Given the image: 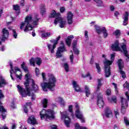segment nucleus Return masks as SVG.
I'll return each mask as SVG.
<instances>
[{
    "mask_svg": "<svg viewBox=\"0 0 129 129\" xmlns=\"http://www.w3.org/2000/svg\"><path fill=\"white\" fill-rule=\"evenodd\" d=\"M33 22V25H38V22H39V19L37 15L35 16L33 20H32V16L29 15L26 16L24 22H21L20 24V30H24V32H28V31H32L33 30V27L31 24Z\"/></svg>",
    "mask_w": 129,
    "mask_h": 129,
    "instance_id": "f257e3e1",
    "label": "nucleus"
},
{
    "mask_svg": "<svg viewBox=\"0 0 129 129\" xmlns=\"http://www.w3.org/2000/svg\"><path fill=\"white\" fill-rule=\"evenodd\" d=\"M48 83L43 82L41 83V86L43 91H48L47 89H50L51 91H54L55 90V87H56V82H57V79L55 78L52 74H48Z\"/></svg>",
    "mask_w": 129,
    "mask_h": 129,
    "instance_id": "f03ea898",
    "label": "nucleus"
},
{
    "mask_svg": "<svg viewBox=\"0 0 129 129\" xmlns=\"http://www.w3.org/2000/svg\"><path fill=\"white\" fill-rule=\"evenodd\" d=\"M115 55L114 54H111V60H107L105 58L104 61V69H105V77H109L110 76V65L112 64L113 60H114V57Z\"/></svg>",
    "mask_w": 129,
    "mask_h": 129,
    "instance_id": "7ed1b4c3",
    "label": "nucleus"
},
{
    "mask_svg": "<svg viewBox=\"0 0 129 129\" xmlns=\"http://www.w3.org/2000/svg\"><path fill=\"white\" fill-rule=\"evenodd\" d=\"M54 114H55L54 111L51 109L46 110L43 109L40 112V118L42 120L44 118H47L48 119H54V118H55Z\"/></svg>",
    "mask_w": 129,
    "mask_h": 129,
    "instance_id": "20e7f679",
    "label": "nucleus"
},
{
    "mask_svg": "<svg viewBox=\"0 0 129 129\" xmlns=\"http://www.w3.org/2000/svg\"><path fill=\"white\" fill-rule=\"evenodd\" d=\"M60 114L61 115V119L64 120V123L67 126V127H69L70 126V122H71V120L69 116H68V113L67 111H64L63 112H60Z\"/></svg>",
    "mask_w": 129,
    "mask_h": 129,
    "instance_id": "39448f33",
    "label": "nucleus"
},
{
    "mask_svg": "<svg viewBox=\"0 0 129 129\" xmlns=\"http://www.w3.org/2000/svg\"><path fill=\"white\" fill-rule=\"evenodd\" d=\"M76 110L75 113L77 118L80 119L81 122H85V119H84V117H83V114H82V112L80 111V110L79 109V106L78 105V104H76Z\"/></svg>",
    "mask_w": 129,
    "mask_h": 129,
    "instance_id": "423d86ee",
    "label": "nucleus"
},
{
    "mask_svg": "<svg viewBox=\"0 0 129 129\" xmlns=\"http://www.w3.org/2000/svg\"><path fill=\"white\" fill-rule=\"evenodd\" d=\"M67 51L65 48L64 42L63 41L60 42V46L58 48L56 53V58H61L62 57V54L61 53Z\"/></svg>",
    "mask_w": 129,
    "mask_h": 129,
    "instance_id": "0eeeda50",
    "label": "nucleus"
},
{
    "mask_svg": "<svg viewBox=\"0 0 129 129\" xmlns=\"http://www.w3.org/2000/svg\"><path fill=\"white\" fill-rule=\"evenodd\" d=\"M18 91L19 93L21 94V96H22L23 97H26V96H30V89L29 88H27L26 91L25 90L22 86L18 85L17 86Z\"/></svg>",
    "mask_w": 129,
    "mask_h": 129,
    "instance_id": "6e6552de",
    "label": "nucleus"
},
{
    "mask_svg": "<svg viewBox=\"0 0 129 129\" xmlns=\"http://www.w3.org/2000/svg\"><path fill=\"white\" fill-rule=\"evenodd\" d=\"M30 64L31 66H33V67H35V63L37 64L38 66H40L42 64V59L40 57H36L35 58H34L33 57H32L29 60Z\"/></svg>",
    "mask_w": 129,
    "mask_h": 129,
    "instance_id": "1a4fd4ad",
    "label": "nucleus"
},
{
    "mask_svg": "<svg viewBox=\"0 0 129 129\" xmlns=\"http://www.w3.org/2000/svg\"><path fill=\"white\" fill-rule=\"evenodd\" d=\"M54 24L55 26H56L57 24H59L60 28H64L65 25H66V21H64V19L60 16L59 18L54 20Z\"/></svg>",
    "mask_w": 129,
    "mask_h": 129,
    "instance_id": "9d476101",
    "label": "nucleus"
},
{
    "mask_svg": "<svg viewBox=\"0 0 129 129\" xmlns=\"http://www.w3.org/2000/svg\"><path fill=\"white\" fill-rule=\"evenodd\" d=\"M118 66L121 76L123 79H124V78H126V75H125V73L122 71V68H123V62H122V60L119 59L118 61Z\"/></svg>",
    "mask_w": 129,
    "mask_h": 129,
    "instance_id": "9b49d317",
    "label": "nucleus"
},
{
    "mask_svg": "<svg viewBox=\"0 0 129 129\" xmlns=\"http://www.w3.org/2000/svg\"><path fill=\"white\" fill-rule=\"evenodd\" d=\"M121 102V112L123 114L125 113V107L128 105V103H127V101L125 99H124L123 97H120Z\"/></svg>",
    "mask_w": 129,
    "mask_h": 129,
    "instance_id": "f8f14e48",
    "label": "nucleus"
},
{
    "mask_svg": "<svg viewBox=\"0 0 129 129\" xmlns=\"http://www.w3.org/2000/svg\"><path fill=\"white\" fill-rule=\"evenodd\" d=\"M60 38H61V36H59L56 39V40H55L54 43H53L52 47V45H51L50 44H47V47L49 49L50 53H51V54H53L54 53V49H55V48H56V46H57V44H58V41H59V40H60Z\"/></svg>",
    "mask_w": 129,
    "mask_h": 129,
    "instance_id": "ddd939ff",
    "label": "nucleus"
},
{
    "mask_svg": "<svg viewBox=\"0 0 129 129\" xmlns=\"http://www.w3.org/2000/svg\"><path fill=\"white\" fill-rule=\"evenodd\" d=\"M97 105L101 108L104 106V102L103 101V96L101 93H99L97 97Z\"/></svg>",
    "mask_w": 129,
    "mask_h": 129,
    "instance_id": "4468645a",
    "label": "nucleus"
},
{
    "mask_svg": "<svg viewBox=\"0 0 129 129\" xmlns=\"http://www.w3.org/2000/svg\"><path fill=\"white\" fill-rule=\"evenodd\" d=\"M27 122L28 123H29V124H32L33 125H35V124H38V121L34 115H31L28 117Z\"/></svg>",
    "mask_w": 129,
    "mask_h": 129,
    "instance_id": "2eb2a0df",
    "label": "nucleus"
},
{
    "mask_svg": "<svg viewBox=\"0 0 129 129\" xmlns=\"http://www.w3.org/2000/svg\"><path fill=\"white\" fill-rule=\"evenodd\" d=\"M111 48L113 51H120L119 47V42L116 40L114 43L111 45Z\"/></svg>",
    "mask_w": 129,
    "mask_h": 129,
    "instance_id": "dca6fc26",
    "label": "nucleus"
},
{
    "mask_svg": "<svg viewBox=\"0 0 129 129\" xmlns=\"http://www.w3.org/2000/svg\"><path fill=\"white\" fill-rule=\"evenodd\" d=\"M10 66L11 67V71H10L11 75H10V76H11L12 80H14V77H13V75H12L13 72L14 73H16V72H17V71H20V69L17 67H13V63H10Z\"/></svg>",
    "mask_w": 129,
    "mask_h": 129,
    "instance_id": "f3484780",
    "label": "nucleus"
},
{
    "mask_svg": "<svg viewBox=\"0 0 129 129\" xmlns=\"http://www.w3.org/2000/svg\"><path fill=\"white\" fill-rule=\"evenodd\" d=\"M2 38L1 39L2 41H5V39H8V37H9V35H10L9 30L6 28H3L2 30Z\"/></svg>",
    "mask_w": 129,
    "mask_h": 129,
    "instance_id": "a211bd4d",
    "label": "nucleus"
},
{
    "mask_svg": "<svg viewBox=\"0 0 129 129\" xmlns=\"http://www.w3.org/2000/svg\"><path fill=\"white\" fill-rule=\"evenodd\" d=\"M68 23L69 25L72 24L73 23V14L72 12H69L67 15Z\"/></svg>",
    "mask_w": 129,
    "mask_h": 129,
    "instance_id": "6ab92c4d",
    "label": "nucleus"
},
{
    "mask_svg": "<svg viewBox=\"0 0 129 129\" xmlns=\"http://www.w3.org/2000/svg\"><path fill=\"white\" fill-rule=\"evenodd\" d=\"M7 84H8L7 81H6L2 75H0V88H1V87H3L4 86H6Z\"/></svg>",
    "mask_w": 129,
    "mask_h": 129,
    "instance_id": "aec40b11",
    "label": "nucleus"
},
{
    "mask_svg": "<svg viewBox=\"0 0 129 129\" xmlns=\"http://www.w3.org/2000/svg\"><path fill=\"white\" fill-rule=\"evenodd\" d=\"M73 86L75 91H76V92H81V88H80L79 85H78V84H77V82L74 81H73Z\"/></svg>",
    "mask_w": 129,
    "mask_h": 129,
    "instance_id": "412c9836",
    "label": "nucleus"
},
{
    "mask_svg": "<svg viewBox=\"0 0 129 129\" xmlns=\"http://www.w3.org/2000/svg\"><path fill=\"white\" fill-rule=\"evenodd\" d=\"M122 45H121V48L123 50V53L125 55V57H127L128 59H129V55H127V50H126V44L125 43H122Z\"/></svg>",
    "mask_w": 129,
    "mask_h": 129,
    "instance_id": "4be33fe9",
    "label": "nucleus"
},
{
    "mask_svg": "<svg viewBox=\"0 0 129 129\" xmlns=\"http://www.w3.org/2000/svg\"><path fill=\"white\" fill-rule=\"evenodd\" d=\"M0 112H2L3 119H5L7 117V110L4 108V106L0 105Z\"/></svg>",
    "mask_w": 129,
    "mask_h": 129,
    "instance_id": "5701e85b",
    "label": "nucleus"
},
{
    "mask_svg": "<svg viewBox=\"0 0 129 129\" xmlns=\"http://www.w3.org/2000/svg\"><path fill=\"white\" fill-rule=\"evenodd\" d=\"M105 115L108 118L112 117V111H111V110L108 108H106L105 110Z\"/></svg>",
    "mask_w": 129,
    "mask_h": 129,
    "instance_id": "b1692460",
    "label": "nucleus"
},
{
    "mask_svg": "<svg viewBox=\"0 0 129 129\" xmlns=\"http://www.w3.org/2000/svg\"><path fill=\"white\" fill-rule=\"evenodd\" d=\"M61 17V14L59 13H56V11H53L49 16L50 18H55V19H59Z\"/></svg>",
    "mask_w": 129,
    "mask_h": 129,
    "instance_id": "393cba45",
    "label": "nucleus"
},
{
    "mask_svg": "<svg viewBox=\"0 0 129 129\" xmlns=\"http://www.w3.org/2000/svg\"><path fill=\"white\" fill-rule=\"evenodd\" d=\"M124 21L123 22V26H126L127 25V22H128V12H126L124 15Z\"/></svg>",
    "mask_w": 129,
    "mask_h": 129,
    "instance_id": "a878e982",
    "label": "nucleus"
},
{
    "mask_svg": "<svg viewBox=\"0 0 129 129\" xmlns=\"http://www.w3.org/2000/svg\"><path fill=\"white\" fill-rule=\"evenodd\" d=\"M74 37L73 35H70L68 36L66 40V43L68 46H70L71 45V42L72 41V39H73Z\"/></svg>",
    "mask_w": 129,
    "mask_h": 129,
    "instance_id": "bb28decb",
    "label": "nucleus"
},
{
    "mask_svg": "<svg viewBox=\"0 0 129 129\" xmlns=\"http://www.w3.org/2000/svg\"><path fill=\"white\" fill-rule=\"evenodd\" d=\"M32 89L33 91H35V92L37 91H39V87H38V85L35 84V82L34 81V80L32 79Z\"/></svg>",
    "mask_w": 129,
    "mask_h": 129,
    "instance_id": "cd10ccee",
    "label": "nucleus"
},
{
    "mask_svg": "<svg viewBox=\"0 0 129 129\" xmlns=\"http://www.w3.org/2000/svg\"><path fill=\"white\" fill-rule=\"evenodd\" d=\"M102 80H103V79H98L97 80L98 84L97 86L96 91H99L100 88L101 87V86H102V83H101V81H102Z\"/></svg>",
    "mask_w": 129,
    "mask_h": 129,
    "instance_id": "c85d7f7f",
    "label": "nucleus"
},
{
    "mask_svg": "<svg viewBox=\"0 0 129 129\" xmlns=\"http://www.w3.org/2000/svg\"><path fill=\"white\" fill-rule=\"evenodd\" d=\"M96 3V7H104L103 2L101 0H93Z\"/></svg>",
    "mask_w": 129,
    "mask_h": 129,
    "instance_id": "c756f323",
    "label": "nucleus"
},
{
    "mask_svg": "<svg viewBox=\"0 0 129 129\" xmlns=\"http://www.w3.org/2000/svg\"><path fill=\"white\" fill-rule=\"evenodd\" d=\"M85 91L86 93V95L87 97H89V95H90V90L89 89V88L87 86H85Z\"/></svg>",
    "mask_w": 129,
    "mask_h": 129,
    "instance_id": "7c9ffc66",
    "label": "nucleus"
},
{
    "mask_svg": "<svg viewBox=\"0 0 129 129\" xmlns=\"http://www.w3.org/2000/svg\"><path fill=\"white\" fill-rule=\"evenodd\" d=\"M41 104L42 106L44 107V108H46V107H47L48 105V100H47L46 99H43L41 101Z\"/></svg>",
    "mask_w": 129,
    "mask_h": 129,
    "instance_id": "2f4dec72",
    "label": "nucleus"
},
{
    "mask_svg": "<svg viewBox=\"0 0 129 129\" xmlns=\"http://www.w3.org/2000/svg\"><path fill=\"white\" fill-rule=\"evenodd\" d=\"M94 27L96 32L98 34H101V32H102V28H101L98 25H94Z\"/></svg>",
    "mask_w": 129,
    "mask_h": 129,
    "instance_id": "473e14b6",
    "label": "nucleus"
},
{
    "mask_svg": "<svg viewBox=\"0 0 129 129\" xmlns=\"http://www.w3.org/2000/svg\"><path fill=\"white\" fill-rule=\"evenodd\" d=\"M56 101H58V102H59V103H60L61 105H65L66 104L65 101H64V100H63V98L61 97H58L56 98Z\"/></svg>",
    "mask_w": 129,
    "mask_h": 129,
    "instance_id": "72a5a7b5",
    "label": "nucleus"
},
{
    "mask_svg": "<svg viewBox=\"0 0 129 129\" xmlns=\"http://www.w3.org/2000/svg\"><path fill=\"white\" fill-rule=\"evenodd\" d=\"M51 36V32H45L42 34L41 38H48Z\"/></svg>",
    "mask_w": 129,
    "mask_h": 129,
    "instance_id": "f704fd0d",
    "label": "nucleus"
},
{
    "mask_svg": "<svg viewBox=\"0 0 129 129\" xmlns=\"http://www.w3.org/2000/svg\"><path fill=\"white\" fill-rule=\"evenodd\" d=\"M102 33L104 35V38H107V36H108V34L107 33V31L105 27H103L102 28Z\"/></svg>",
    "mask_w": 129,
    "mask_h": 129,
    "instance_id": "c9c22d12",
    "label": "nucleus"
},
{
    "mask_svg": "<svg viewBox=\"0 0 129 129\" xmlns=\"http://www.w3.org/2000/svg\"><path fill=\"white\" fill-rule=\"evenodd\" d=\"M95 65H96V68L97 70L98 73H99V74H100L101 72V68H100L99 64L98 63L96 62Z\"/></svg>",
    "mask_w": 129,
    "mask_h": 129,
    "instance_id": "e433bc0d",
    "label": "nucleus"
},
{
    "mask_svg": "<svg viewBox=\"0 0 129 129\" xmlns=\"http://www.w3.org/2000/svg\"><path fill=\"white\" fill-rule=\"evenodd\" d=\"M41 13L42 15H44L46 13V8H45V5H42L41 6Z\"/></svg>",
    "mask_w": 129,
    "mask_h": 129,
    "instance_id": "4c0bfd02",
    "label": "nucleus"
},
{
    "mask_svg": "<svg viewBox=\"0 0 129 129\" xmlns=\"http://www.w3.org/2000/svg\"><path fill=\"white\" fill-rule=\"evenodd\" d=\"M21 67H22V69H23L24 71H25V72H29V71L28 70V68L26 67V64L25 63V62H23L21 64Z\"/></svg>",
    "mask_w": 129,
    "mask_h": 129,
    "instance_id": "58836bf2",
    "label": "nucleus"
},
{
    "mask_svg": "<svg viewBox=\"0 0 129 129\" xmlns=\"http://www.w3.org/2000/svg\"><path fill=\"white\" fill-rule=\"evenodd\" d=\"M64 70L66 72H69V65L67 63H64Z\"/></svg>",
    "mask_w": 129,
    "mask_h": 129,
    "instance_id": "ea45409f",
    "label": "nucleus"
},
{
    "mask_svg": "<svg viewBox=\"0 0 129 129\" xmlns=\"http://www.w3.org/2000/svg\"><path fill=\"white\" fill-rule=\"evenodd\" d=\"M4 97H5V96L4 95V93H3V91L0 90V105L3 104L1 100H2V98H4Z\"/></svg>",
    "mask_w": 129,
    "mask_h": 129,
    "instance_id": "a19ab883",
    "label": "nucleus"
},
{
    "mask_svg": "<svg viewBox=\"0 0 129 129\" xmlns=\"http://www.w3.org/2000/svg\"><path fill=\"white\" fill-rule=\"evenodd\" d=\"M82 77L84 78H86V77H89L90 80H91L92 79V77H91V76L90 75V73H88L86 75H82Z\"/></svg>",
    "mask_w": 129,
    "mask_h": 129,
    "instance_id": "79ce46f5",
    "label": "nucleus"
},
{
    "mask_svg": "<svg viewBox=\"0 0 129 129\" xmlns=\"http://www.w3.org/2000/svg\"><path fill=\"white\" fill-rule=\"evenodd\" d=\"M113 35L116 36V37H118V36L120 35V31L118 30H117L113 33Z\"/></svg>",
    "mask_w": 129,
    "mask_h": 129,
    "instance_id": "37998d69",
    "label": "nucleus"
},
{
    "mask_svg": "<svg viewBox=\"0 0 129 129\" xmlns=\"http://www.w3.org/2000/svg\"><path fill=\"white\" fill-rule=\"evenodd\" d=\"M108 101L109 102H114V103H116V97L115 96H113L111 98V100L110 99H108Z\"/></svg>",
    "mask_w": 129,
    "mask_h": 129,
    "instance_id": "c03bdc74",
    "label": "nucleus"
},
{
    "mask_svg": "<svg viewBox=\"0 0 129 129\" xmlns=\"http://www.w3.org/2000/svg\"><path fill=\"white\" fill-rule=\"evenodd\" d=\"M13 9L16 12H19V11H20V6L18 5H14Z\"/></svg>",
    "mask_w": 129,
    "mask_h": 129,
    "instance_id": "a18cd8bd",
    "label": "nucleus"
},
{
    "mask_svg": "<svg viewBox=\"0 0 129 129\" xmlns=\"http://www.w3.org/2000/svg\"><path fill=\"white\" fill-rule=\"evenodd\" d=\"M13 36L15 39H17V37H18V33H17V32H16V30H13Z\"/></svg>",
    "mask_w": 129,
    "mask_h": 129,
    "instance_id": "49530a36",
    "label": "nucleus"
},
{
    "mask_svg": "<svg viewBox=\"0 0 129 129\" xmlns=\"http://www.w3.org/2000/svg\"><path fill=\"white\" fill-rule=\"evenodd\" d=\"M124 121L126 125H129V120H127V118L126 117H124Z\"/></svg>",
    "mask_w": 129,
    "mask_h": 129,
    "instance_id": "de8ad7c7",
    "label": "nucleus"
},
{
    "mask_svg": "<svg viewBox=\"0 0 129 129\" xmlns=\"http://www.w3.org/2000/svg\"><path fill=\"white\" fill-rule=\"evenodd\" d=\"M73 106L72 105H70L69 106V109L68 110L70 112H73Z\"/></svg>",
    "mask_w": 129,
    "mask_h": 129,
    "instance_id": "09e8293b",
    "label": "nucleus"
},
{
    "mask_svg": "<svg viewBox=\"0 0 129 129\" xmlns=\"http://www.w3.org/2000/svg\"><path fill=\"white\" fill-rule=\"evenodd\" d=\"M71 62L72 64H73V61H74V56L73 55V54H72L70 56Z\"/></svg>",
    "mask_w": 129,
    "mask_h": 129,
    "instance_id": "8fccbe9b",
    "label": "nucleus"
},
{
    "mask_svg": "<svg viewBox=\"0 0 129 129\" xmlns=\"http://www.w3.org/2000/svg\"><path fill=\"white\" fill-rule=\"evenodd\" d=\"M112 84L114 86L115 91H116V92H118V91L117 89V85L114 83H112Z\"/></svg>",
    "mask_w": 129,
    "mask_h": 129,
    "instance_id": "3c124183",
    "label": "nucleus"
},
{
    "mask_svg": "<svg viewBox=\"0 0 129 129\" xmlns=\"http://www.w3.org/2000/svg\"><path fill=\"white\" fill-rule=\"evenodd\" d=\"M29 84H30V83L29 82V80L27 79L26 82L24 83V85L26 86V90H27V88H28V86L29 85Z\"/></svg>",
    "mask_w": 129,
    "mask_h": 129,
    "instance_id": "603ef678",
    "label": "nucleus"
},
{
    "mask_svg": "<svg viewBox=\"0 0 129 129\" xmlns=\"http://www.w3.org/2000/svg\"><path fill=\"white\" fill-rule=\"evenodd\" d=\"M35 73L36 75H37V76H38V75H39V74H40V70H39V69L38 68H35Z\"/></svg>",
    "mask_w": 129,
    "mask_h": 129,
    "instance_id": "864d4df0",
    "label": "nucleus"
},
{
    "mask_svg": "<svg viewBox=\"0 0 129 129\" xmlns=\"http://www.w3.org/2000/svg\"><path fill=\"white\" fill-rule=\"evenodd\" d=\"M106 95H110L111 94V90L109 89H108L106 91Z\"/></svg>",
    "mask_w": 129,
    "mask_h": 129,
    "instance_id": "5fc2aeb1",
    "label": "nucleus"
},
{
    "mask_svg": "<svg viewBox=\"0 0 129 129\" xmlns=\"http://www.w3.org/2000/svg\"><path fill=\"white\" fill-rule=\"evenodd\" d=\"M75 129H81V126L79 125V123H76L75 125Z\"/></svg>",
    "mask_w": 129,
    "mask_h": 129,
    "instance_id": "6e6d98bb",
    "label": "nucleus"
},
{
    "mask_svg": "<svg viewBox=\"0 0 129 129\" xmlns=\"http://www.w3.org/2000/svg\"><path fill=\"white\" fill-rule=\"evenodd\" d=\"M114 115L115 116L116 118H117V117L119 116V113H118V111H115Z\"/></svg>",
    "mask_w": 129,
    "mask_h": 129,
    "instance_id": "4d7b16f0",
    "label": "nucleus"
},
{
    "mask_svg": "<svg viewBox=\"0 0 129 129\" xmlns=\"http://www.w3.org/2000/svg\"><path fill=\"white\" fill-rule=\"evenodd\" d=\"M73 51L74 52H75L76 54H77V55H78V54H79V50H78L77 48H73Z\"/></svg>",
    "mask_w": 129,
    "mask_h": 129,
    "instance_id": "13d9d810",
    "label": "nucleus"
},
{
    "mask_svg": "<svg viewBox=\"0 0 129 129\" xmlns=\"http://www.w3.org/2000/svg\"><path fill=\"white\" fill-rule=\"evenodd\" d=\"M72 46H73V49L76 48V47H77V42L75 41V42L72 44Z\"/></svg>",
    "mask_w": 129,
    "mask_h": 129,
    "instance_id": "bf43d9fd",
    "label": "nucleus"
},
{
    "mask_svg": "<svg viewBox=\"0 0 129 129\" xmlns=\"http://www.w3.org/2000/svg\"><path fill=\"white\" fill-rule=\"evenodd\" d=\"M42 76L43 81H45V80H46V74L44 73H42Z\"/></svg>",
    "mask_w": 129,
    "mask_h": 129,
    "instance_id": "052dcab7",
    "label": "nucleus"
},
{
    "mask_svg": "<svg viewBox=\"0 0 129 129\" xmlns=\"http://www.w3.org/2000/svg\"><path fill=\"white\" fill-rule=\"evenodd\" d=\"M64 11H65V7H61L60 8V13H64Z\"/></svg>",
    "mask_w": 129,
    "mask_h": 129,
    "instance_id": "680f3d73",
    "label": "nucleus"
},
{
    "mask_svg": "<svg viewBox=\"0 0 129 129\" xmlns=\"http://www.w3.org/2000/svg\"><path fill=\"white\" fill-rule=\"evenodd\" d=\"M17 127V125L15 123H13L11 128L15 129Z\"/></svg>",
    "mask_w": 129,
    "mask_h": 129,
    "instance_id": "e2e57ef3",
    "label": "nucleus"
},
{
    "mask_svg": "<svg viewBox=\"0 0 129 129\" xmlns=\"http://www.w3.org/2000/svg\"><path fill=\"white\" fill-rule=\"evenodd\" d=\"M16 76L17 77V78H18V79H22V75H18V74H16Z\"/></svg>",
    "mask_w": 129,
    "mask_h": 129,
    "instance_id": "0e129e2a",
    "label": "nucleus"
},
{
    "mask_svg": "<svg viewBox=\"0 0 129 129\" xmlns=\"http://www.w3.org/2000/svg\"><path fill=\"white\" fill-rule=\"evenodd\" d=\"M24 110L25 113H28V109H27V107H26V106H24Z\"/></svg>",
    "mask_w": 129,
    "mask_h": 129,
    "instance_id": "69168bd1",
    "label": "nucleus"
},
{
    "mask_svg": "<svg viewBox=\"0 0 129 129\" xmlns=\"http://www.w3.org/2000/svg\"><path fill=\"white\" fill-rule=\"evenodd\" d=\"M125 96H126L128 100H129V96H128V92H126L125 93Z\"/></svg>",
    "mask_w": 129,
    "mask_h": 129,
    "instance_id": "338daca9",
    "label": "nucleus"
},
{
    "mask_svg": "<svg viewBox=\"0 0 129 129\" xmlns=\"http://www.w3.org/2000/svg\"><path fill=\"white\" fill-rule=\"evenodd\" d=\"M114 6H111L110 7V11H114Z\"/></svg>",
    "mask_w": 129,
    "mask_h": 129,
    "instance_id": "774afa93",
    "label": "nucleus"
}]
</instances>
